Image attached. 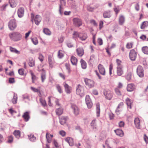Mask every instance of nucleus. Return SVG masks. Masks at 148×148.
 <instances>
[{
    "label": "nucleus",
    "mask_w": 148,
    "mask_h": 148,
    "mask_svg": "<svg viewBox=\"0 0 148 148\" xmlns=\"http://www.w3.org/2000/svg\"><path fill=\"white\" fill-rule=\"evenodd\" d=\"M56 114L58 115H60L62 114L63 112V109L60 107L56 109Z\"/></svg>",
    "instance_id": "nucleus-32"
},
{
    "label": "nucleus",
    "mask_w": 148,
    "mask_h": 148,
    "mask_svg": "<svg viewBox=\"0 0 148 148\" xmlns=\"http://www.w3.org/2000/svg\"><path fill=\"white\" fill-rule=\"evenodd\" d=\"M115 92L116 94L117 95H121V92L118 88H117L115 89Z\"/></svg>",
    "instance_id": "nucleus-46"
},
{
    "label": "nucleus",
    "mask_w": 148,
    "mask_h": 148,
    "mask_svg": "<svg viewBox=\"0 0 148 148\" xmlns=\"http://www.w3.org/2000/svg\"><path fill=\"white\" fill-rule=\"evenodd\" d=\"M29 113L30 112L29 111H27L24 113L23 114L22 116V117L24 119L25 121L27 122L29 121L30 118Z\"/></svg>",
    "instance_id": "nucleus-16"
},
{
    "label": "nucleus",
    "mask_w": 148,
    "mask_h": 148,
    "mask_svg": "<svg viewBox=\"0 0 148 148\" xmlns=\"http://www.w3.org/2000/svg\"><path fill=\"white\" fill-rule=\"evenodd\" d=\"M116 62L117 64V67H122L123 66L121 65V61L119 59H117L116 60Z\"/></svg>",
    "instance_id": "nucleus-45"
},
{
    "label": "nucleus",
    "mask_w": 148,
    "mask_h": 148,
    "mask_svg": "<svg viewBox=\"0 0 148 148\" xmlns=\"http://www.w3.org/2000/svg\"><path fill=\"white\" fill-rule=\"evenodd\" d=\"M116 73L118 76H121L123 73V69L122 67H116Z\"/></svg>",
    "instance_id": "nucleus-23"
},
{
    "label": "nucleus",
    "mask_w": 148,
    "mask_h": 148,
    "mask_svg": "<svg viewBox=\"0 0 148 148\" xmlns=\"http://www.w3.org/2000/svg\"><path fill=\"white\" fill-rule=\"evenodd\" d=\"M59 134L62 136H64L66 135V132L63 130H61L60 131Z\"/></svg>",
    "instance_id": "nucleus-58"
},
{
    "label": "nucleus",
    "mask_w": 148,
    "mask_h": 148,
    "mask_svg": "<svg viewBox=\"0 0 148 148\" xmlns=\"http://www.w3.org/2000/svg\"><path fill=\"white\" fill-rule=\"evenodd\" d=\"M148 26V21H145L143 22L141 25L140 28L143 29Z\"/></svg>",
    "instance_id": "nucleus-31"
},
{
    "label": "nucleus",
    "mask_w": 148,
    "mask_h": 148,
    "mask_svg": "<svg viewBox=\"0 0 148 148\" xmlns=\"http://www.w3.org/2000/svg\"><path fill=\"white\" fill-rule=\"evenodd\" d=\"M135 125L136 127L138 129L140 128V119L138 118H136L135 119L134 121Z\"/></svg>",
    "instance_id": "nucleus-25"
},
{
    "label": "nucleus",
    "mask_w": 148,
    "mask_h": 148,
    "mask_svg": "<svg viewBox=\"0 0 148 148\" xmlns=\"http://www.w3.org/2000/svg\"><path fill=\"white\" fill-rule=\"evenodd\" d=\"M76 94L82 97L84 95V87L80 85H78L76 88Z\"/></svg>",
    "instance_id": "nucleus-4"
},
{
    "label": "nucleus",
    "mask_w": 148,
    "mask_h": 148,
    "mask_svg": "<svg viewBox=\"0 0 148 148\" xmlns=\"http://www.w3.org/2000/svg\"><path fill=\"white\" fill-rule=\"evenodd\" d=\"M60 4L59 6H64L66 5V2L65 1V0H60Z\"/></svg>",
    "instance_id": "nucleus-52"
},
{
    "label": "nucleus",
    "mask_w": 148,
    "mask_h": 148,
    "mask_svg": "<svg viewBox=\"0 0 148 148\" xmlns=\"http://www.w3.org/2000/svg\"><path fill=\"white\" fill-rule=\"evenodd\" d=\"M48 60L49 66L51 67L52 68L53 66V65L54 63L53 59L51 55L49 56Z\"/></svg>",
    "instance_id": "nucleus-26"
},
{
    "label": "nucleus",
    "mask_w": 148,
    "mask_h": 148,
    "mask_svg": "<svg viewBox=\"0 0 148 148\" xmlns=\"http://www.w3.org/2000/svg\"><path fill=\"white\" fill-rule=\"evenodd\" d=\"M85 101L86 103L88 108H90L92 106V103L91 101V99L89 95H87L86 96Z\"/></svg>",
    "instance_id": "nucleus-11"
},
{
    "label": "nucleus",
    "mask_w": 148,
    "mask_h": 148,
    "mask_svg": "<svg viewBox=\"0 0 148 148\" xmlns=\"http://www.w3.org/2000/svg\"><path fill=\"white\" fill-rule=\"evenodd\" d=\"M8 143H11L12 142L13 140V137L12 136L10 135L8 137Z\"/></svg>",
    "instance_id": "nucleus-47"
},
{
    "label": "nucleus",
    "mask_w": 148,
    "mask_h": 148,
    "mask_svg": "<svg viewBox=\"0 0 148 148\" xmlns=\"http://www.w3.org/2000/svg\"><path fill=\"white\" fill-rule=\"evenodd\" d=\"M9 27L11 30H14L16 27V21L14 19L11 20L9 22Z\"/></svg>",
    "instance_id": "nucleus-8"
},
{
    "label": "nucleus",
    "mask_w": 148,
    "mask_h": 148,
    "mask_svg": "<svg viewBox=\"0 0 148 148\" xmlns=\"http://www.w3.org/2000/svg\"><path fill=\"white\" fill-rule=\"evenodd\" d=\"M29 65L31 67H32L34 65V61L33 59L29 60Z\"/></svg>",
    "instance_id": "nucleus-51"
},
{
    "label": "nucleus",
    "mask_w": 148,
    "mask_h": 148,
    "mask_svg": "<svg viewBox=\"0 0 148 148\" xmlns=\"http://www.w3.org/2000/svg\"><path fill=\"white\" fill-rule=\"evenodd\" d=\"M71 60V62L73 65H76L77 61V60L76 57L74 56H72Z\"/></svg>",
    "instance_id": "nucleus-30"
},
{
    "label": "nucleus",
    "mask_w": 148,
    "mask_h": 148,
    "mask_svg": "<svg viewBox=\"0 0 148 148\" xmlns=\"http://www.w3.org/2000/svg\"><path fill=\"white\" fill-rule=\"evenodd\" d=\"M126 79L128 81H129L131 79V75L130 74H128L126 76Z\"/></svg>",
    "instance_id": "nucleus-60"
},
{
    "label": "nucleus",
    "mask_w": 148,
    "mask_h": 148,
    "mask_svg": "<svg viewBox=\"0 0 148 148\" xmlns=\"http://www.w3.org/2000/svg\"><path fill=\"white\" fill-rule=\"evenodd\" d=\"M58 56L60 58H62L64 56V52L62 50H59L58 53Z\"/></svg>",
    "instance_id": "nucleus-42"
},
{
    "label": "nucleus",
    "mask_w": 148,
    "mask_h": 148,
    "mask_svg": "<svg viewBox=\"0 0 148 148\" xmlns=\"http://www.w3.org/2000/svg\"><path fill=\"white\" fill-rule=\"evenodd\" d=\"M103 94L106 99L111 100L113 97L112 92L108 89H104L103 90Z\"/></svg>",
    "instance_id": "nucleus-3"
},
{
    "label": "nucleus",
    "mask_w": 148,
    "mask_h": 148,
    "mask_svg": "<svg viewBox=\"0 0 148 148\" xmlns=\"http://www.w3.org/2000/svg\"><path fill=\"white\" fill-rule=\"evenodd\" d=\"M73 23L75 26L79 27L82 25V22L81 20L77 18H74L73 20Z\"/></svg>",
    "instance_id": "nucleus-12"
},
{
    "label": "nucleus",
    "mask_w": 148,
    "mask_h": 148,
    "mask_svg": "<svg viewBox=\"0 0 148 148\" xmlns=\"http://www.w3.org/2000/svg\"><path fill=\"white\" fill-rule=\"evenodd\" d=\"M18 73L20 75H23L24 74V69H19L18 70Z\"/></svg>",
    "instance_id": "nucleus-55"
},
{
    "label": "nucleus",
    "mask_w": 148,
    "mask_h": 148,
    "mask_svg": "<svg viewBox=\"0 0 148 148\" xmlns=\"http://www.w3.org/2000/svg\"><path fill=\"white\" fill-rule=\"evenodd\" d=\"M17 95L14 93V95L12 99V102L13 104H15L17 102Z\"/></svg>",
    "instance_id": "nucleus-35"
},
{
    "label": "nucleus",
    "mask_w": 148,
    "mask_h": 148,
    "mask_svg": "<svg viewBox=\"0 0 148 148\" xmlns=\"http://www.w3.org/2000/svg\"><path fill=\"white\" fill-rule=\"evenodd\" d=\"M64 6H59V12L60 15L62 16L64 12Z\"/></svg>",
    "instance_id": "nucleus-44"
},
{
    "label": "nucleus",
    "mask_w": 148,
    "mask_h": 148,
    "mask_svg": "<svg viewBox=\"0 0 148 148\" xmlns=\"http://www.w3.org/2000/svg\"><path fill=\"white\" fill-rule=\"evenodd\" d=\"M136 88L135 85L133 84H128L127 87V90L128 92H132L135 90Z\"/></svg>",
    "instance_id": "nucleus-14"
},
{
    "label": "nucleus",
    "mask_w": 148,
    "mask_h": 148,
    "mask_svg": "<svg viewBox=\"0 0 148 148\" xmlns=\"http://www.w3.org/2000/svg\"><path fill=\"white\" fill-rule=\"evenodd\" d=\"M78 56L80 57H82L84 54V50L82 48H78L76 50Z\"/></svg>",
    "instance_id": "nucleus-18"
},
{
    "label": "nucleus",
    "mask_w": 148,
    "mask_h": 148,
    "mask_svg": "<svg viewBox=\"0 0 148 148\" xmlns=\"http://www.w3.org/2000/svg\"><path fill=\"white\" fill-rule=\"evenodd\" d=\"M10 49L11 52H14L17 54H19L20 53V51L17 50L16 48L10 47Z\"/></svg>",
    "instance_id": "nucleus-36"
},
{
    "label": "nucleus",
    "mask_w": 148,
    "mask_h": 148,
    "mask_svg": "<svg viewBox=\"0 0 148 148\" xmlns=\"http://www.w3.org/2000/svg\"><path fill=\"white\" fill-rule=\"evenodd\" d=\"M41 21V18L40 16L38 15H36L34 19V21L36 24L38 25Z\"/></svg>",
    "instance_id": "nucleus-20"
},
{
    "label": "nucleus",
    "mask_w": 148,
    "mask_h": 148,
    "mask_svg": "<svg viewBox=\"0 0 148 148\" xmlns=\"http://www.w3.org/2000/svg\"><path fill=\"white\" fill-rule=\"evenodd\" d=\"M133 45V44L132 43H128L127 44L126 47L128 49H130L132 47Z\"/></svg>",
    "instance_id": "nucleus-49"
},
{
    "label": "nucleus",
    "mask_w": 148,
    "mask_h": 148,
    "mask_svg": "<svg viewBox=\"0 0 148 148\" xmlns=\"http://www.w3.org/2000/svg\"><path fill=\"white\" fill-rule=\"evenodd\" d=\"M65 141L69 143L70 146H72L73 145V140L72 138L67 137L65 139Z\"/></svg>",
    "instance_id": "nucleus-21"
},
{
    "label": "nucleus",
    "mask_w": 148,
    "mask_h": 148,
    "mask_svg": "<svg viewBox=\"0 0 148 148\" xmlns=\"http://www.w3.org/2000/svg\"><path fill=\"white\" fill-rule=\"evenodd\" d=\"M144 139L145 142L147 143H148V137L146 136L145 134L144 135Z\"/></svg>",
    "instance_id": "nucleus-64"
},
{
    "label": "nucleus",
    "mask_w": 148,
    "mask_h": 148,
    "mask_svg": "<svg viewBox=\"0 0 148 148\" xmlns=\"http://www.w3.org/2000/svg\"><path fill=\"white\" fill-rule=\"evenodd\" d=\"M31 39L32 42L34 45H36L38 44V42L36 38H32Z\"/></svg>",
    "instance_id": "nucleus-48"
},
{
    "label": "nucleus",
    "mask_w": 148,
    "mask_h": 148,
    "mask_svg": "<svg viewBox=\"0 0 148 148\" xmlns=\"http://www.w3.org/2000/svg\"><path fill=\"white\" fill-rule=\"evenodd\" d=\"M43 31L44 33L47 35H50L51 34L50 31L47 28H44Z\"/></svg>",
    "instance_id": "nucleus-43"
},
{
    "label": "nucleus",
    "mask_w": 148,
    "mask_h": 148,
    "mask_svg": "<svg viewBox=\"0 0 148 148\" xmlns=\"http://www.w3.org/2000/svg\"><path fill=\"white\" fill-rule=\"evenodd\" d=\"M28 137L29 140L31 141L34 142L36 140V138L32 134L28 135Z\"/></svg>",
    "instance_id": "nucleus-39"
},
{
    "label": "nucleus",
    "mask_w": 148,
    "mask_h": 148,
    "mask_svg": "<svg viewBox=\"0 0 148 148\" xmlns=\"http://www.w3.org/2000/svg\"><path fill=\"white\" fill-rule=\"evenodd\" d=\"M66 45L69 48H71L73 47V45L71 43L69 42L66 43Z\"/></svg>",
    "instance_id": "nucleus-61"
},
{
    "label": "nucleus",
    "mask_w": 148,
    "mask_h": 148,
    "mask_svg": "<svg viewBox=\"0 0 148 148\" xmlns=\"http://www.w3.org/2000/svg\"><path fill=\"white\" fill-rule=\"evenodd\" d=\"M114 131L116 134L120 137H122L124 136L123 132L121 130L117 129Z\"/></svg>",
    "instance_id": "nucleus-24"
},
{
    "label": "nucleus",
    "mask_w": 148,
    "mask_h": 148,
    "mask_svg": "<svg viewBox=\"0 0 148 148\" xmlns=\"http://www.w3.org/2000/svg\"><path fill=\"white\" fill-rule=\"evenodd\" d=\"M24 13V9L23 8L21 7L19 8L17 11V14L18 16L20 18L22 17Z\"/></svg>",
    "instance_id": "nucleus-15"
},
{
    "label": "nucleus",
    "mask_w": 148,
    "mask_h": 148,
    "mask_svg": "<svg viewBox=\"0 0 148 148\" xmlns=\"http://www.w3.org/2000/svg\"><path fill=\"white\" fill-rule=\"evenodd\" d=\"M80 63L82 69H85L86 68V62L83 59H81Z\"/></svg>",
    "instance_id": "nucleus-37"
},
{
    "label": "nucleus",
    "mask_w": 148,
    "mask_h": 148,
    "mask_svg": "<svg viewBox=\"0 0 148 148\" xmlns=\"http://www.w3.org/2000/svg\"><path fill=\"white\" fill-rule=\"evenodd\" d=\"M71 108L75 115L76 116L79 114L80 110L77 106L75 104H72L71 105Z\"/></svg>",
    "instance_id": "nucleus-7"
},
{
    "label": "nucleus",
    "mask_w": 148,
    "mask_h": 148,
    "mask_svg": "<svg viewBox=\"0 0 148 148\" xmlns=\"http://www.w3.org/2000/svg\"><path fill=\"white\" fill-rule=\"evenodd\" d=\"M13 134L16 138H18L20 137V132L19 130H15Z\"/></svg>",
    "instance_id": "nucleus-38"
},
{
    "label": "nucleus",
    "mask_w": 148,
    "mask_h": 148,
    "mask_svg": "<svg viewBox=\"0 0 148 148\" xmlns=\"http://www.w3.org/2000/svg\"><path fill=\"white\" fill-rule=\"evenodd\" d=\"M40 101L41 103V104L44 107L46 105V103L44 99H40Z\"/></svg>",
    "instance_id": "nucleus-50"
},
{
    "label": "nucleus",
    "mask_w": 148,
    "mask_h": 148,
    "mask_svg": "<svg viewBox=\"0 0 148 148\" xmlns=\"http://www.w3.org/2000/svg\"><path fill=\"white\" fill-rule=\"evenodd\" d=\"M98 43L99 45H101L103 44L102 40L101 38H99L97 40Z\"/></svg>",
    "instance_id": "nucleus-59"
},
{
    "label": "nucleus",
    "mask_w": 148,
    "mask_h": 148,
    "mask_svg": "<svg viewBox=\"0 0 148 148\" xmlns=\"http://www.w3.org/2000/svg\"><path fill=\"white\" fill-rule=\"evenodd\" d=\"M143 52L145 54L148 55V47H144L142 49Z\"/></svg>",
    "instance_id": "nucleus-40"
},
{
    "label": "nucleus",
    "mask_w": 148,
    "mask_h": 148,
    "mask_svg": "<svg viewBox=\"0 0 148 148\" xmlns=\"http://www.w3.org/2000/svg\"><path fill=\"white\" fill-rule=\"evenodd\" d=\"M29 73L31 75L32 82V83H34V81L37 79V77L36 75H34L32 71H30Z\"/></svg>",
    "instance_id": "nucleus-34"
},
{
    "label": "nucleus",
    "mask_w": 148,
    "mask_h": 148,
    "mask_svg": "<svg viewBox=\"0 0 148 148\" xmlns=\"http://www.w3.org/2000/svg\"><path fill=\"white\" fill-rule=\"evenodd\" d=\"M84 82L87 86L89 88H92L94 86L95 82L92 80L85 78L84 79Z\"/></svg>",
    "instance_id": "nucleus-6"
},
{
    "label": "nucleus",
    "mask_w": 148,
    "mask_h": 148,
    "mask_svg": "<svg viewBox=\"0 0 148 148\" xmlns=\"http://www.w3.org/2000/svg\"><path fill=\"white\" fill-rule=\"evenodd\" d=\"M96 111L97 116V117L99 116L100 113V108L99 103H97L96 104Z\"/></svg>",
    "instance_id": "nucleus-33"
},
{
    "label": "nucleus",
    "mask_w": 148,
    "mask_h": 148,
    "mask_svg": "<svg viewBox=\"0 0 148 148\" xmlns=\"http://www.w3.org/2000/svg\"><path fill=\"white\" fill-rule=\"evenodd\" d=\"M136 53L134 49L131 50L129 54V56L131 60L132 61L135 60L136 57Z\"/></svg>",
    "instance_id": "nucleus-10"
},
{
    "label": "nucleus",
    "mask_w": 148,
    "mask_h": 148,
    "mask_svg": "<svg viewBox=\"0 0 148 148\" xmlns=\"http://www.w3.org/2000/svg\"><path fill=\"white\" fill-rule=\"evenodd\" d=\"M64 86L65 88V90L66 92L68 94L70 93L71 92V87L69 86L67 84L64 82L63 83Z\"/></svg>",
    "instance_id": "nucleus-17"
},
{
    "label": "nucleus",
    "mask_w": 148,
    "mask_h": 148,
    "mask_svg": "<svg viewBox=\"0 0 148 148\" xmlns=\"http://www.w3.org/2000/svg\"><path fill=\"white\" fill-rule=\"evenodd\" d=\"M30 88L32 91L35 92H40V91L39 89L33 87H31Z\"/></svg>",
    "instance_id": "nucleus-54"
},
{
    "label": "nucleus",
    "mask_w": 148,
    "mask_h": 148,
    "mask_svg": "<svg viewBox=\"0 0 148 148\" xmlns=\"http://www.w3.org/2000/svg\"><path fill=\"white\" fill-rule=\"evenodd\" d=\"M98 68L100 73L102 75H105V69L103 65L99 64L98 66Z\"/></svg>",
    "instance_id": "nucleus-13"
},
{
    "label": "nucleus",
    "mask_w": 148,
    "mask_h": 148,
    "mask_svg": "<svg viewBox=\"0 0 148 148\" xmlns=\"http://www.w3.org/2000/svg\"><path fill=\"white\" fill-rule=\"evenodd\" d=\"M103 17L104 18H109L111 16L110 11L109 10L105 11L103 14Z\"/></svg>",
    "instance_id": "nucleus-27"
},
{
    "label": "nucleus",
    "mask_w": 148,
    "mask_h": 148,
    "mask_svg": "<svg viewBox=\"0 0 148 148\" xmlns=\"http://www.w3.org/2000/svg\"><path fill=\"white\" fill-rule=\"evenodd\" d=\"M40 66H38V70L39 72H41V78L42 82H43L46 78V72L43 69H41L40 68Z\"/></svg>",
    "instance_id": "nucleus-5"
},
{
    "label": "nucleus",
    "mask_w": 148,
    "mask_h": 148,
    "mask_svg": "<svg viewBox=\"0 0 148 148\" xmlns=\"http://www.w3.org/2000/svg\"><path fill=\"white\" fill-rule=\"evenodd\" d=\"M87 10L90 11L92 12L94 9V8H92L90 6H88L87 8Z\"/></svg>",
    "instance_id": "nucleus-62"
},
{
    "label": "nucleus",
    "mask_w": 148,
    "mask_h": 148,
    "mask_svg": "<svg viewBox=\"0 0 148 148\" xmlns=\"http://www.w3.org/2000/svg\"><path fill=\"white\" fill-rule=\"evenodd\" d=\"M56 87L58 91L60 93H62L63 91L62 87L59 84H56Z\"/></svg>",
    "instance_id": "nucleus-41"
},
{
    "label": "nucleus",
    "mask_w": 148,
    "mask_h": 148,
    "mask_svg": "<svg viewBox=\"0 0 148 148\" xmlns=\"http://www.w3.org/2000/svg\"><path fill=\"white\" fill-rule=\"evenodd\" d=\"M73 38L76 40L78 38L82 41L85 40L87 38V35L85 33H78L77 32H74L73 34Z\"/></svg>",
    "instance_id": "nucleus-2"
},
{
    "label": "nucleus",
    "mask_w": 148,
    "mask_h": 148,
    "mask_svg": "<svg viewBox=\"0 0 148 148\" xmlns=\"http://www.w3.org/2000/svg\"><path fill=\"white\" fill-rule=\"evenodd\" d=\"M125 123L124 122L122 121H120L119 123V126L120 127H123Z\"/></svg>",
    "instance_id": "nucleus-57"
},
{
    "label": "nucleus",
    "mask_w": 148,
    "mask_h": 148,
    "mask_svg": "<svg viewBox=\"0 0 148 148\" xmlns=\"http://www.w3.org/2000/svg\"><path fill=\"white\" fill-rule=\"evenodd\" d=\"M9 82L10 83H13L14 82V79L13 78H10L9 79Z\"/></svg>",
    "instance_id": "nucleus-63"
},
{
    "label": "nucleus",
    "mask_w": 148,
    "mask_h": 148,
    "mask_svg": "<svg viewBox=\"0 0 148 148\" xmlns=\"http://www.w3.org/2000/svg\"><path fill=\"white\" fill-rule=\"evenodd\" d=\"M137 73L138 75L140 77H143L144 71L142 66H138L137 69Z\"/></svg>",
    "instance_id": "nucleus-9"
},
{
    "label": "nucleus",
    "mask_w": 148,
    "mask_h": 148,
    "mask_svg": "<svg viewBox=\"0 0 148 148\" xmlns=\"http://www.w3.org/2000/svg\"><path fill=\"white\" fill-rule=\"evenodd\" d=\"M126 103L127 106L128 108L131 109L133 101L129 98H127L125 99Z\"/></svg>",
    "instance_id": "nucleus-19"
},
{
    "label": "nucleus",
    "mask_w": 148,
    "mask_h": 148,
    "mask_svg": "<svg viewBox=\"0 0 148 148\" xmlns=\"http://www.w3.org/2000/svg\"><path fill=\"white\" fill-rule=\"evenodd\" d=\"M38 59L41 61V62H42L44 60V57L42 54H39Z\"/></svg>",
    "instance_id": "nucleus-56"
},
{
    "label": "nucleus",
    "mask_w": 148,
    "mask_h": 148,
    "mask_svg": "<svg viewBox=\"0 0 148 148\" xmlns=\"http://www.w3.org/2000/svg\"><path fill=\"white\" fill-rule=\"evenodd\" d=\"M91 125L93 127V129H96V123L95 120H93L92 121L91 123Z\"/></svg>",
    "instance_id": "nucleus-53"
},
{
    "label": "nucleus",
    "mask_w": 148,
    "mask_h": 148,
    "mask_svg": "<svg viewBox=\"0 0 148 148\" xmlns=\"http://www.w3.org/2000/svg\"><path fill=\"white\" fill-rule=\"evenodd\" d=\"M125 21V17L122 15H121L119 18V23L120 25H122L124 23Z\"/></svg>",
    "instance_id": "nucleus-28"
},
{
    "label": "nucleus",
    "mask_w": 148,
    "mask_h": 148,
    "mask_svg": "<svg viewBox=\"0 0 148 148\" xmlns=\"http://www.w3.org/2000/svg\"><path fill=\"white\" fill-rule=\"evenodd\" d=\"M9 36L11 40L17 41L20 40L22 37V35L18 32H14L9 34Z\"/></svg>",
    "instance_id": "nucleus-1"
},
{
    "label": "nucleus",
    "mask_w": 148,
    "mask_h": 148,
    "mask_svg": "<svg viewBox=\"0 0 148 148\" xmlns=\"http://www.w3.org/2000/svg\"><path fill=\"white\" fill-rule=\"evenodd\" d=\"M53 137V135H51L48 133H47L46 134V138L48 143H50L51 142V140Z\"/></svg>",
    "instance_id": "nucleus-29"
},
{
    "label": "nucleus",
    "mask_w": 148,
    "mask_h": 148,
    "mask_svg": "<svg viewBox=\"0 0 148 148\" xmlns=\"http://www.w3.org/2000/svg\"><path fill=\"white\" fill-rule=\"evenodd\" d=\"M68 117L66 116H62L60 118V122L62 125L65 124L68 119Z\"/></svg>",
    "instance_id": "nucleus-22"
}]
</instances>
